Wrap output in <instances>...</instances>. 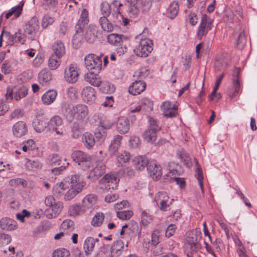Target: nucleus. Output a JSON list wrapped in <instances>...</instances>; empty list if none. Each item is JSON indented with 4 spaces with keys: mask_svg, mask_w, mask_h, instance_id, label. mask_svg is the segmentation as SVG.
Segmentation results:
<instances>
[{
    "mask_svg": "<svg viewBox=\"0 0 257 257\" xmlns=\"http://www.w3.org/2000/svg\"><path fill=\"white\" fill-rule=\"evenodd\" d=\"M89 21L88 11L84 9L81 11L80 18L75 25V33L72 40L73 47L75 49L79 48L83 43L84 32Z\"/></svg>",
    "mask_w": 257,
    "mask_h": 257,
    "instance_id": "obj_1",
    "label": "nucleus"
},
{
    "mask_svg": "<svg viewBox=\"0 0 257 257\" xmlns=\"http://www.w3.org/2000/svg\"><path fill=\"white\" fill-rule=\"evenodd\" d=\"M78 165L82 170L90 171L87 177L93 181L105 173V165L103 162H79Z\"/></svg>",
    "mask_w": 257,
    "mask_h": 257,
    "instance_id": "obj_2",
    "label": "nucleus"
},
{
    "mask_svg": "<svg viewBox=\"0 0 257 257\" xmlns=\"http://www.w3.org/2000/svg\"><path fill=\"white\" fill-rule=\"evenodd\" d=\"M69 184L70 185V188L64 195V199L66 201H69L73 198L82 190L86 185V183L82 180L80 176L78 175H72L70 179Z\"/></svg>",
    "mask_w": 257,
    "mask_h": 257,
    "instance_id": "obj_3",
    "label": "nucleus"
},
{
    "mask_svg": "<svg viewBox=\"0 0 257 257\" xmlns=\"http://www.w3.org/2000/svg\"><path fill=\"white\" fill-rule=\"evenodd\" d=\"M85 64L89 72L99 73L102 68V60L94 54H89L85 57Z\"/></svg>",
    "mask_w": 257,
    "mask_h": 257,
    "instance_id": "obj_4",
    "label": "nucleus"
},
{
    "mask_svg": "<svg viewBox=\"0 0 257 257\" xmlns=\"http://www.w3.org/2000/svg\"><path fill=\"white\" fill-rule=\"evenodd\" d=\"M153 43L149 39H141L139 45L134 49V53L138 56L147 57L153 50Z\"/></svg>",
    "mask_w": 257,
    "mask_h": 257,
    "instance_id": "obj_5",
    "label": "nucleus"
},
{
    "mask_svg": "<svg viewBox=\"0 0 257 257\" xmlns=\"http://www.w3.org/2000/svg\"><path fill=\"white\" fill-rule=\"evenodd\" d=\"M63 122V120L61 116L55 115L48 120V131L51 133H55L57 135L63 136V131L60 128Z\"/></svg>",
    "mask_w": 257,
    "mask_h": 257,
    "instance_id": "obj_6",
    "label": "nucleus"
},
{
    "mask_svg": "<svg viewBox=\"0 0 257 257\" xmlns=\"http://www.w3.org/2000/svg\"><path fill=\"white\" fill-rule=\"evenodd\" d=\"M211 29L212 21L211 19L206 15H203L197 30L198 38L201 40L202 37L205 36Z\"/></svg>",
    "mask_w": 257,
    "mask_h": 257,
    "instance_id": "obj_7",
    "label": "nucleus"
},
{
    "mask_svg": "<svg viewBox=\"0 0 257 257\" xmlns=\"http://www.w3.org/2000/svg\"><path fill=\"white\" fill-rule=\"evenodd\" d=\"M201 238V233L200 232L195 230H192L189 233L186 241L187 245L190 247L192 252H196L199 248V242Z\"/></svg>",
    "mask_w": 257,
    "mask_h": 257,
    "instance_id": "obj_8",
    "label": "nucleus"
},
{
    "mask_svg": "<svg viewBox=\"0 0 257 257\" xmlns=\"http://www.w3.org/2000/svg\"><path fill=\"white\" fill-rule=\"evenodd\" d=\"M39 28V23L37 18H32L27 24L24 28V35L25 37L33 39Z\"/></svg>",
    "mask_w": 257,
    "mask_h": 257,
    "instance_id": "obj_9",
    "label": "nucleus"
},
{
    "mask_svg": "<svg viewBox=\"0 0 257 257\" xmlns=\"http://www.w3.org/2000/svg\"><path fill=\"white\" fill-rule=\"evenodd\" d=\"M101 181L103 183L101 188L103 189V192H105L108 191L110 189L116 188L119 179L115 174H107L103 177Z\"/></svg>",
    "mask_w": 257,
    "mask_h": 257,
    "instance_id": "obj_10",
    "label": "nucleus"
},
{
    "mask_svg": "<svg viewBox=\"0 0 257 257\" xmlns=\"http://www.w3.org/2000/svg\"><path fill=\"white\" fill-rule=\"evenodd\" d=\"M147 169L153 180L160 179L162 175V167L157 162H147Z\"/></svg>",
    "mask_w": 257,
    "mask_h": 257,
    "instance_id": "obj_11",
    "label": "nucleus"
},
{
    "mask_svg": "<svg viewBox=\"0 0 257 257\" xmlns=\"http://www.w3.org/2000/svg\"><path fill=\"white\" fill-rule=\"evenodd\" d=\"M74 105L72 106L66 102H64L61 105V112L67 122H72L75 119Z\"/></svg>",
    "mask_w": 257,
    "mask_h": 257,
    "instance_id": "obj_12",
    "label": "nucleus"
},
{
    "mask_svg": "<svg viewBox=\"0 0 257 257\" xmlns=\"http://www.w3.org/2000/svg\"><path fill=\"white\" fill-rule=\"evenodd\" d=\"M79 73L76 67L71 65L65 70L64 78L69 83H75L78 79Z\"/></svg>",
    "mask_w": 257,
    "mask_h": 257,
    "instance_id": "obj_13",
    "label": "nucleus"
},
{
    "mask_svg": "<svg viewBox=\"0 0 257 257\" xmlns=\"http://www.w3.org/2000/svg\"><path fill=\"white\" fill-rule=\"evenodd\" d=\"M12 132L15 137L20 138L27 134L28 125L24 121H18L13 125Z\"/></svg>",
    "mask_w": 257,
    "mask_h": 257,
    "instance_id": "obj_14",
    "label": "nucleus"
},
{
    "mask_svg": "<svg viewBox=\"0 0 257 257\" xmlns=\"http://www.w3.org/2000/svg\"><path fill=\"white\" fill-rule=\"evenodd\" d=\"M75 119L83 121L88 116L89 111L88 106L84 104H77L74 105Z\"/></svg>",
    "mask_w": 257,
    "mask_h": 257,
    "instance_id": "obj_15",
    "label": "nucleus"
},
{
    "mask_svg": "<svg viewBox=\"0 0 257 257\" xmlns=\"http://www.w3.org/2000/svg\"><path fill=\"white\" fill-rule=\"evenodd\" d=\"M81 97L84 101L92 104L96 99V91L91 86H86L82 90Z\"/></svg>",
    "mask_w": 257,
    "mask_h": 257,
    "instance_id": "obj_16",
    "label": "nucleus"
},
{
    "mask_svg": "<svg viewBox=\"0 0 257 257\" xmlns=\"http://www.w3.org/2000/svg\"><path fill=\"white\" fill-rule=\"evenodd\" d=\"M98 34V28L93 25L87 27L84 33V38L87 42L92 44L96 40Z\"/></svg>",
    "mask_w": 257,
    "mask_h": 257,
    "instance_id": "obj_17",
    "label": "nucleus"
},
{
    "mask_svg": "<svg viewBox=\"0 0 257 257\" xmlns=\"http://www.w3.org/2000/svg\"><path fill=\"white\" fill-rule=\"evenodd\" d=\"M99 239L92 237H87L84 243L83 248L86 255H89L93 251L95 246L99 245Z\"/></svg>",
    "mask_w": 257,
    "mask_h": 257,
    "instance_id": "obj_18",
    "label": "nucleus"
},
{
    "mask_svg": "<svg viewBox=\"0 0 257 257\" xmlns=\"http://www.w3.org/2000/svg\"><path fill=\"white\" fill-rule=\"evenodd\" d=\"M33 125L37 133H40L46 128L48 131V118L45 116L37 117L33 121Z\"/></svg>",
    "mask_w": 257,
    "mask_h": 257,
    "instance_id": "obj_19",
    "label": "nucleus"
},
{
    "mask_svg": "<svg viewBox=\"0 0 257 257\" xmlns=\"http://www.w3.org/2000/svg\"><path fill=\"white\" fill-rule=\"evenodd\" d=\"M126 247L124 246V243L121 240H116L112 244L110 250L111 257H119L124 251Z\"/></svg>",
    "mask_w": 257,
    "mask_h": 257,
    "instance_id": "obj_20",
    "label": "nucleus"
},
{
    "mask_svg": "<svg viewBox=\"0 0 257 257\" xmlns=\"http://www.w3.org/2000/svg\"><path fill=\"white\" fill-rule=\"evenodd\" d=\"M63 207V203L58 201L45 211V214L48 218H55L61 212Z\"/></svg>",
    "mask_w": 257,
    "mask_h": 257,
    "instance_id": "obj_21",
    "label": "nucleus"
},
{
    "mask_svg": "<svg viewBox=\"0 0 257 257\" xmlns=\"http://www.w3.org/2000/svg\"><path fill=\"white\" fill-rule=\"evenodd\" d=\"M146 87V83L142 80H136L132 83L128 88V92L133 95L139 94L144 91Z\"/></svg>",
    "mask_w": 257,
    "mask_h": 257,
    "instance_id": "obj_22",
    "label": "nucleus"
},
{
    "mask_svg": "<svg viewBox=\"0 0 257 257\" xmlns=\"http://www.w3.org/2000/svg\"><path fill=\"white\" fill-rule=\"evenodd\" d=\"M98 73L94 72H89L85 75V80L93 86L99 87L102 83V80Z\"/></svg>",
    "mask_w": 257,
    "mask_h": 257,
    "instance_id": "obj_23",
    "label": "nucleus"
},
{
    "mask_svg": "<svg viewBox=\"0 0 257 257\" xmlns=\"http://www.w3.org/2000/svg\"><path fill=\"white\" fill-rule=\"evenodd\" d=\"M5 35L8 37V43L9 45H13L15 43L24 44L25 41V35L24 33L21 32V30H19L14 35H11L8 32H6Z\"/></svg>",
    "mask_w": 257,
    "mask_h": 257,
    "instance_id": "obj_24",
    "label": "nucleus"
},
{
    "mask_svg": "<svg viewBox=\"0 0 257 257\" xmlns=\"http://www.w3.org/2000/svg\"><path fill=\"white\" fill-rule=\"evenodd\" d=\"M52 80V74L47 69L42 70L38 74V80L43 85L50 84Z\"/></svg>",
    "mask_w": 257,
    "mask_h": 257,
    "instance_id": "obj_25",
    "label": "nucleus"
},
{
    "mask_svg": "<svg viewBox=\"0 0 257 257\" xmlns=\"http://www.w3.org/2000/svg\"><path fill=\"white\" fill-rule=\"evenodd\" d=\"M17 227L15 220L8 217H3L0 220V228L3 230H13Z\"/></svg>",
    "mask_w": 257,
    "mask_h": 257,
    "instance_id": "obj_26",
    "label": "nucleus"
},
{
    "mask_svg": "<svg viewBox=\"0 0 257 257\" xmlns=\"http://www.w3.org/2000/svg\"><path fill=\"white\" fill-rule=\"evenodd\" d=\"M117 131L121 134L127 133L130 127L129 120L127 117H121L118 118L117 125Z\"/></svg>",
    "mask_w": 257,
    "mask_h": 257,
    "instance_id": "obj_27",
    "label": "nucleus"
},
{
    "mask_svg": "<svg viewBox=\"0 0 257 257\" xmlns=\"http://www.w3.org/2000/svg\"><path fill=\"white\" fill-rule=\"evenodd\" d=\"M97 200V196L94 194L86 195L82 200V208L83 210L88 209L93 207Z\"/></svg>",
    "mask_w": 257,
    "mask_h": 257,
    "instance_id": "obj_28",
    "label": "nucleus"
},
{
    "mask_svg": "<svg viewBox=\"0 0 257 257\" xmlns=\"http://www.w3.org/2000/svg\"><path fill=\"white\" fill-rule=\"evenodd\" d=\"M52 55L62 57L65 54L64 44L61 41L55 42L52 46Z\"/></svg>",
    "mask_w": 257,
    "mask_h": 257,
    "instance_id": "obj_29",
    "label": "nucleus"
},
{
    "mask_svg": "<svg viewBox=\"0 0 257 257\" xmlns=\"http://www.w3.org/2000/svg\"><path fill=\"white\" fill-rule=\"evenodd\" d=\"M124 36L121 34L111 33L107 37V41L109 44L115 46L121 45L123 43L122 39Z\"/></svg>",
    "mask_w": 257,
    "mask_h": 257,
    "instance_id": "obj_30",
    "label": "nucleus"
},
{
    "mask_svg": "<svg viewBox=\"0 0 257 257\" xmlns=\"http://www.w3.org/2000/svg\"><path fill=\"white\" fill-rule=\"evenodd\" d=\"M99 24L102 30L106 32H111L113 30V24L108 17H101L99 20Z\"/></svg>",
    "mask_w": 257,
    "mask_h": 257,
    "instance_id": "obj_31",
    "label": "nucleus"
},
{
    "mask_svg": "<svg viewBox=\"0 0 257 257\" xmlns=\"http://www.w3.org/2000/svg\"><path fill=\"white\" fill-rule=\"evenodd\" d=\"M57 92L54 90H50L45 92L42 97V100L44 104H51L55 100Z\"/></svg>",
    "mask_w": 257,
    "mask_h": 257,
    "instance_id": "obj_32",
    "label": "nucleus"
},
{
    "mask_svg": "<svg viewBox=\"0 0 257 257\" xmlns=\"http://www.w3.org/2000/svg\"><path fill=\"white\" fill-rule=\"evenodd\" d=\"M28 88L26 86L20 87H14L15 95L14 98L18 101L21 99L26 97L28 94Z\"/></svg>",
    "mask_w": 257,
    "mask_h": 257,
    "instance_id": "obj_33",
    "label": "nucleus"
},
{
    "mask_svg": "<svg viewBox=\"0 0 257 257\" xmlns=\"http://www.w3.org/2000/svg\"><path fill=\"white\" fill-rule=\"evenodd\" d=\"M179 10L178 2L174 1L171 3L167 10V17L170 19H174L177 15Z\"/></svg>",
    "mask_w": 257,
    "mask_h": 257,
    "instance_id": "obj_34",
    "label": "nucleus"
},
{
    "mask_svg": "<svg viewBox=\"0 0 257 257\" xmlns=\"http://www.w3.org/2000/svg\"><path fill=\"white\" fill-rule=\"evenodd\" d=\"M82 141L84 146L88 149L91 148L95 143L94 136L88 132H86L83 134Z\"/></svg>",
    "mask_w": 257,
    "mask_h": 257,
    "instance_id": "obj_35",
    "label": "nucleus"
},
{
    "mask_svg": "<svg viewBox=\"0 0 257 257\" xmlns=\"http://www.w3.org/2000/svg\"><path fill=\"white\" fill-rule=\"evenodd\" d=\"M24 5V2H23V1H21L19 5L12 8L6 14V19H8L13 14L15 15V17L16 18H18L21 15Z\"/></svg>",
    "mask_w": 257,
    "mask_h": 257,
    "instance_id": "obj_36",
    "label": "nucleus"
},
{
    "mask_svg": "<svg viewBox=\"0 0 257 257\" xmlns=\"http://www.w3.org/2000/svg\"><path fill=\"white\" fill-rule=\"evenodd\" d=\"M61 229L65 232H67V234L70 236L74 230V223L73 221L66 219L63 221L61 225Z\"/></svg>",
    "mask_w": 257,
    "mask_h": 257,
    "instance_id": "obj_37",
    "label": "nucleus"
},
{
    "mask_svg": "<svg viewBox=\"0 0 257 257\" xmlns=\"http://www.w3.org/2000/svg\"><path fill=\"white\" fill-rule=\"evenodd\" d=\"M122 137L120 135H115L109 147V150L111 153L116 152L119 147Z\"/></svg>",
    "mask_w": 257,
    "mask_h": 257,
    "instance_id": "obj_38",
    "label": "nucleus"
},
{
    "mask_svg": "<svg viewBox=\"0 0 257 257\" xmlns=\"http://www.w3.org/2000/svg\"><path fill=\"white\" fill-rule=\"evenodd\" d=\"M99 90L104 93H111L115 90L114 86L108 81H102Z\"/></svg>",
    "mask_w": 257,
    "mask_h": 257,
    "instance_id": "obj_39",
    "label": "nucleus"
},
{
    "mask_svg": "<svg viewBox=\"0 0 257 257\" xmlns=\"http://www.w3.org/2000/svg\"><path fill=\"white\" fill-rule=\"evenodd\" d=\"M109 20L112 23L113 25L118 26L121 24V20L123 19V16L120 12H111L110 15L109 16Z\"/></svg>",
    "mask_w": 257,
    "mask_h": 257,
    "instance_id": "obj_40",
    "label": "nucleus"
},
{
    "mask_svg": "<svg viewBox=\"0 0 257 257\" xmlns=\"http://www.w3.org/2000/svg\"><path fill=\"white\" fill-rule=\"evenodd\" d=\"M176 182V184L178 185L180 188H182L185 186V181L183 178L179 177H169L168 175H166L164 178V182L165 183Z\"/></svg>",
    "mask_w": 257,
    "mask_h": 257,
    "instance_id": "obj_41",
    "label": "nucleus"
},
{
    "mask_svg": "<svg viewBox=\"0 0 257 257\" xmlns=\"http://www.w3.org/2000/svg\"><path fill=\"white\" fill-rule=\"evenodd\" d=\"M141 106L145 111L150 112L153 110V102L148 98H144L141 100Z\"/></svg>",
    "mask_w": 257,
    "mask_h": 257,
    "instance_id": "obj_42",
    "label": "nucleus"
},
{
    "mask_svg": "<svg viewBox=\"0 0 257 257\" xmlns=\"http://www.w3.org/2000/svg\"><path fill=\"white\" fill-rule=\"evenodd\" d=\"M61 58L52 54L49 60V67L52 70L56 69L61 64Z\"/></svg>",
    "mask_w": 257,
    "mask_h": 257,
    "instance_id": "obj_43",
    "label": "nucleus"
},
{
    "mask_svg": "<svg viewBox=\"0 0 257 257\" xmlns=\"http://www.w3.org/2000/svg\"><path fill=\"white\" fill-rule=\"evenodd\" d=\"M104 216V214L103 213L97 212L93 217L91 224L93 226H100L103 223Z\"/></svg>",
    "mask_w": 257,
    "mask_h": 257,
    "instance_id": "obj_44",
    "label": "nucleus"
},
{
    "mask_svg": "<svg viewBox=\"0 0 257 257\" xmlns=\"http://www.w3.org/2000/svg\"><path fill=\"white\" fill-rule=\"evenodd\" d=\"M157 132L149 130H146L144 133L145 140L148 143H153L156 140Z\"/></svg>",
    "mask_w": 257,
    "mask_h": 257,
    "instance_id": "obj_45",
    "label": "nucleus"
},
{
    "mask_svg": "<svg viewBox=\"0 0 257 257\" xmlns=\"http://www.w3.org/2000/svg\"><path fill=\"white\" fill-rule=\"evenodd\" d=\"M101 13L102 17H109L112 12L111 7L106 2H102L100 5Z\"/></svg>",
    "mask_w": 257,
    "mask_h": 257,
    "instance_id": "obj_46",
    "label": "nucleus"
},
{
    "mask_svg": "<svg viewBox=\"0 0 257 257\" xmlns=\"http://www.w3.org/2000/svg\"><path fill=\"white\" fill-rule=\"evenodd\" d=\"M64 184L63 182L56 184L53 187V194L57 197H61L64 193Z\"/></svg>",
    "mask_w": 257,
    "mask_h": 257,
    "instance_id": "obj_47",
    "label": "nucleus"
},
{
    "mask_svg": "<svg viewBox=\"0 0 257 257\" xmlns=\"http://www.w3.org/2000/svg\"><path fill=\"white\" fill-rule=\"evenodd\" d=\"M42 164L40 162H26L25 166L28 170L37 171L42 167Z\"/></svg>",
    "mask_w": 257,
    "mask_h": 257,
    "instance_id": "obj_48",
    "label": "nucleus"
},
{
    "mask_svg": "<svg viewBox=\"0 0 257 257\" xmlns=\"http://www.w3.org/2000/svg\"><path fill=\"white\" fill-rule=\"evenodd\" d=\"M73 161H87V155L81 151H75L71 155Z\"/></svg>",
    "mask_w": 257,
    "mask_h": 257,
    "instance_id": "obj_49",
    "label": "nucleus"
},
{
    "mask_svg": "<svg viewBox=\"0 0 257 257\" xmlns=\"http://www.w3.org/2000/svg\"><path fill=\"white\" fill-rule=\"evenodd\" d=\"M82 206L76 204L71 206L69 209V213L72 216H76L80 215L84 212Z\"/></svg>",
    "mask_w": 257,
    "mask_h": 257,
    "instance_id": "obj_50",
    "label": "nucleus"
},
{
    "mask_svg": "<svg viewBox=\"0 0 257 257\" xmlns=\"http://www.w3.org/2000/svg\"><path fill=\"white\" fill-rule=\"evenodd\" d=\"M152 0H140L139 2L140 9L142 12L145 13L149 11L152 6Z\"/></svg>",
    "mask_w": 257,
    "mask_h": 257,
    "instance_id": "obj_51",
    "label": "nucleus"
},
{
    "mask_svg": "<svg viewBox=\"0 0 257 257\" xmlns=\"http://www.w3.org/2000/svg\"><path fill=\"white\" fill-rule=\"evenodd\" d=\"M72 136L73 138L76 139L81 135V127L78 122H74L71 127Z\"/></svg>",
    "mask_w": 257,
    "mask_h": 257,
    "instance_id": "obj_52",
    "label": "nucleus"
},
{
    "mask_svg": "<svg viewBox=\"0 0 257 257\" xmlns=\"http://www.w3.org/2000/svg\"><path fill=\"white\" fill-rule=\"evenodd\" d=\"M227 65L226 60L223 57L216 60L214 64V69L216 71H219Z\"/></svg>",
    "mask_w": 257,
    "mask_h": 257,
    "instance_id": "obj_53",
    "label": "nucleus"
},
{
    "mask_svg": "<svg viewBox=\"0 0 257 257\" xmlns=\"http://www.w3.org/2000/svg\"><path fill=\"white\" fill-rule=\"evenodd\" d=\"M9 185L14 187L22 185L23 187L26 188L27 186V182L23 179L15 178L9 181Z\"/></svg>",
    "mask_w": 257,
    "mask_h": 257,
    "instance_id": "obj_54",
    "label": "nucleus"
},
{
    "mask_svg": "<svg viewBox=\"0 0 257 257\" xmlns=\"http://www.w3.org/2000/svg\"><path fill=\"white\" fill-rule=\"evenodd\" d=\"M117 217L121 220H128L133 215L131 210H121L117 212Z\"/></svg>",
    "mask_w": 257,
    "mask_h": 257,
    "instance_id": "obj_55",
    "label": "nucleus"
},
{
    "mask_svg": "<svg viewBox=\"0 0 257 257\" xmlns=\"http://www.w3.org/2000/svg\"><path fill=\"white\" fill-rule=\"evenodd\" d=\"M142 222L144 225H147L153 219V216L149 213V210H144L142 212Z\"/></svg>",
    "mask_w": 257,
    "mask_h": 257,
    "instance_id": "obj_56",
    "label": "nucleus"
},
{
    "mask_svg": "<svg viewBox=\"0 0 257 257\" xmlns=\"http://www.w3.org/2000/svg\"><path fill=\"white\" fill-rule=\"evenodd\" d=\"M69 255V250L64 248L55 250L53 253V257H68Z\"/></svg>",
    "mask_w": 257,
    "mask_h": 257,
    "instance_id": "obj_57",
    "label": "nucleus"
},
{
    "mask_svg": "<svg viewBox=\"0 0 257 257\" xmlns=\"http://www.w3.org/2000/svg\"><path fill=\"white\" fill-rule=\"evenodd\" d=\"M195 177L198 182H202L203 180V172L199 162H195Z\"/></svg>",
    "mask_w": 257,
    "mask_h": 257,
    "instance_id": "obj_58",
    "label": "nucleus"
},
{
    "mask_svg": "<svg viewBox=\"0 0 257 257\" xmlns=\"http://www.w3.org/2000/svg\"><path fill=\"white\" fill-rule=\"evenodd\" d=\"M69 165V163H63V165L60 164H58V166L55 167L51 169V172L55 175H58L61 174L65 169Z\"/></svg>",
    "mask_w": 257,
    "mask_h": 257,
    "instance_id": "obj_59",
    "label": "nucleus"
},
{
    "mask_svg": "<svg viewBox=\"0 0 257 257\" xmlns=\"http://www.w3.org/2000/svg\"><path fill=\"white\" fill-rule=\"evenodd\" d=\"M132 157L130 152L123 151L118 153L117 159V161H130L132 159Z\"/></svg>",
    "mask_w": 257,
    "mask_h": 257,
    "instance_id": "obj_60",
    "label": "nucleus"
},
{
    "mask_svg": "<svg viewBox=\"0 0 257 257\" xmlns=\"http://www.w3.org/2000/svg\"><path fill=\"white\" fill-rule=\"evenodd\" d=\"M177 154L178 158L180 160H182V161L191 160V158L189 154L183 149L178 150Z\"/></svg>",
    "mask_w": 257,
    "mask_h": 257,
    "instance_id": "obj_61",
    "label": "nucleus"
},
{
    "mask_svg": "<svg viewBox=\"0 0 257 257\" xmlns=\"http://www.w3.org/2000/svg\"><path fill=\"white\" fill-rule=\"evenodd\" d=\"M113 125V121L104 115L103 118L102 119V121L99 127H101L104 130H106L110 128Z\"/></svg>",
    "mask_w": 257,
    "mask_h": 257,
    "instance_id": "obj_62",
    "label": "nucleus"
},
{
    "mask_svg": "<svg viewBox=\"0 0 257 257\" xmlns=\"http://www.w3.org/2000/svg\"><path fill=\"white\" fill-rule=\"evenodd\" d=\"M103 116L102 113H95L91 118V123L99 127Z\"/></svg>",
    "mask_w": 257,
    "mask_h": 257,
    "instance_id": "obj_63",
    "label": "nucleus"
},
{
    "mask_svg": "<svg viewBox=\"0 0 257 257\" xmlns=\"http://www.w3.org/2000/svg\"><path fill=\"white\" fill-rule=\"evenodd\" d=\"M141 145V141L139 137L132 136L129 140V146L131 148L136 149L139 147Z\"/></svg>",
    "mask_w": 257,
    "mask_h": 257,
    "instance_id": "obj_64",
    "label": "nucleus"
}]
</instances>
